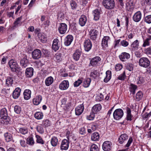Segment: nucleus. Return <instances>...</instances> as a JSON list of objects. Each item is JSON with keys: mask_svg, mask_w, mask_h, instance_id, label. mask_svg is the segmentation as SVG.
I'll return each mask as SVG.
<instances>
[{"mask_svg": "<svg viewBox=\"0 0 151 151\" xmlns=\"http://www.w3.org/2000/svg\"><path fill=\"white\" fill-rule=\"evenodd\" d=\"M0 117L2 123L6 125L9 123L10 121V118L8 116L7 110L5 108H3L0 110Z\"/></svg>", "mask_w": 151, "mask_h": 151, "instance_id": "f257e3e1", "label": "nucleus"}, {"mask_svg": "<svg viewBox=\"0 0 151 151\" xmlns=\"http://www.w3.org/2000/svg\"><path fill=\"white\" fill-rule=\"evenodd\" d=\"M102 4L104 6L108 9H112L115 7L114 0H103Z\"/></svg>", "mask_w": 151, "mask_h": 151, "instance_id": "f03ea898", "label": "nucleus"}, {"mask_svg": "<svg viewBox=\"0 0 151 151\" xmlns=\"http://www.w3.org/2000/svg\"><path fill=\"white\" fill-rule=\"evenodd\" d=\"M9 65L12 72L18 73L20 71V67H19L17 62L14 60H10L9 62Z\"/></svg>", "mask_w": 151, "mask_h": 151, "instance_id": "7ed1b4c3", "label": "nucleus"}, {"mask_svg": "<svg viewBox=\"0 0 151 151\" xmlns=\"http://www.w3.org/2000/svg\"><path fill=\"white\" fill-rule=\"evenodd\" d=\"M101 60V58L99 56H96L90 59L88 66L96 67L99 65Z\"/></svg>", "mask_w": 151, "mask_h": 151, "instance_id": "20e7f679", "label": "nucleus"}, {"mask_svg": "<svg viewBox=\"0 0 151 151\" xmlns=\"http://www.w3.org/2000/svg\"><path fill=\"white\" fill-rule=\"evenodd\" d=\"M150 64V62L147 58L142 57L139 60V64L141 67L145 68L148 67Z\"/></svg>", "mask_w": 151, "mask_h": 151, "instance_id": "39448f33", "label": "nucleus"}, {"mask_svg": "<svg viewBox=\"0 0 151 151\" xmlns=\"http://www.w3.org/2000/svg\"><path fill=\"white\" fill-rule=\"evenodd\" d=\"M123 115V111L121 109H116L113 114L114 118L116 120H119L120 119Z\"/></svg>", "mask_w": 151, "mask_h": 151, "instance_id": "423d86ee", "label": "nucleus"}, {"mask_svg": "<svg viewBox=\"0 0 151 151\" xmlns=\"http://www.w3.org/2000/svg\"><path fill=\"white\" fill-rule=\"evenodd\" d=\"M83 46L85 51L88 52L91 48L92 42L89 39H86L83 43Z\"/></svg>", "mask_w": 151, "mask_h": 151, "instance_id": "0eeeda50", "label": "nucleus"}, {"mask_svg": "<svg viewBox=\"0 0 151 151\" xmlns=\"http://www.w3.org/2000/svg\"><path fill=\"white\" fill-rule=\"evenodd\" d=\"M29 64L28 59H27V56L26 55H24V57L20 60V64L22 68H25L27 67Z\"/></svg>", "mask_w": 151, "mask_h": 151, "instance_id": "6e6552de", "label": "nucleus"}, {"mask_svg": "<svg viewBox=\"0 0 151 151\" xmlns=\"http://www.w3.org/2000/svg\"><path fill=\"white\" fill-rule=\"evenodd\" d=\"M73 40V36L71 35H68L64 39V45L67 46H69Z\"/></svg>", "mask_w": 151, "mask_h": 151, "instance_id": "1a4fd4ad", "label": "nucleus"}, {"mask_svg": "<svg viewBox=\"0 0 151 151\" xmlns=\"http://www.w3.org/2000/svg\"><path fill=\"white\" fill-rule=\"evenodd\" d=\"M142 37L143 42L142 47H145L146 46H150V41L151 40V36H148L146 37V36H142Z\"/></svg>", "mask_w": 151, "mask_h": 151, "instance_id": "9d476101", "label": "nucleus"}, {"mask_svg": "<svg viewBox=\"0 0 151 151\" xmlns=\"http://www.w3.org/2000/svg\"><path fill=\"white\" fill-rule=\"evenodd\" d=\"M32 58L35 60H37L41 57L42 54L40 50L36 49L32 52Z\"/></svg>", "mask_w": 151, "mask_h": 151, "instance_id": "9b49d317", "label": "nucleus"}, {"mask_svg": "<svg viewBox=\"0 0 151 151\" xmlns=\"http://www.w3.org/2000/svg\"><path fill=\"white\" fill-rule=\"evenodd\" d=\"M130 55L126 52H122L119 56L120 60L122 62L127 61L130 58Z\"/></svg>", "mask_w": 151, "mask_h": 151, "instance_id": "f8f14e48", "label": "nucleus"}, {"mask_svg": "<svg viewBox=\"0 0 151 151\" xmlns=\"http://www.w3.org/2000/svg\"><path fill=\"white\" fill-rule=\"evenodd\" d=\"M67 29V26L66 24L64 23H61L59 26L58 29L59 33L61 34L65 33Z\"/></svg>", "mask_w": 151, "mask_h": 151, "instance_id": "ddd939ff", "label": "nucleus"}, {"mask_svg": "<svg viewBox=\"0 0 151 151\" xmlns=\"http://www.w3.org/2000/svg\"><path fill=\"white\" fill-rule=\"evenodd\" d=\"M142 18V13L140 11L136 12L132 17L133 20L135 22L140 21Z\"/></svg>", "mask_w": 151, "mask_h": 151, "instance_id": "4468645a", "label": "nucleus"}, {"mask_svg": "<svg viewBox=\"0 0 151 151\" xmlns=\"http://www.w3.org/2000/svg\"><path fill=\"white\" fill-rule=\"evenodd\" d=\"M69 142L66 139H63L60 145V149L62 150H66L69 147Z\"/></svg>", "mask_w": 151, "mask_h": 151, "instance_id": "2eb2a0df", "label": "nucleus"}, {"mask_svg": "<svg viewBox=\"0 0 151 151\" xmlns=\"http://www.w3.org/2000/svg\"><path fill=\"white\" fill-rule=\"evenodd\" d=\"M111 143L110 141H105L103 144L102 148L105 151H109L111 149Z\"/></svg>", "mask_w": 151, "mask_h": 151, "instance_id": "dca6fc26", "label": "nucleus"}, {"mask_svg": "<svg viewBox=\"0 0 151 151\" xmlns=\"http://www.w3.org/2000/svg\"><path fill=\"white\" fill-rule=\"evenodd\" d=\"M98 33V31L96 29H91L89 32L90 39L93 40H95L97 37Z\"/></svg>", "mask_w": 151, "mask_h": 151, "instance_id": "f3484780", "label": "nucleus"}, {"mask_svg": "<svg viewBox=\"0 0 151 151\" xmlns=\"http://www.w3.org/2000/svg\"><path fill=\"white\" fill-rule=\"evenodd\" d=\"M69 86V83L68 81L64 80L60 84L59 87L61 90H65L67 89Z\"/></svg>", "mask_w": 151, "mask_h": 151, "instance_id": "a211bd4d", "label": "nucleus"}, {"mask_svg": "<svg viewBox=\"0 0 151 151\" xmlns=\"http://www.w3.org/2000/svg\"><path fill=\"white\" fill-rule=\"evenodd\" d=\"M34 69L32 67L27 68L25 70V75L27 78H31L33 75Z\"/></svg>", "mask_w": 151, "mask_h": 151, "instance_id": "6ab92c4d", "label": "nucleus"}, {"mask_svg": "<svg viewBox=\"0 0 151 151\" xmlns=\"http://www.w3.org/2000/svg\"><path fill=\"white\" fill-rule=\"evenodd\" d=\"M84 109V106L83 104H81L77 106L75 109V113L77 115L81 114Z\"/></svg>", "mask_w": 151, "mask_h": 151, "instance_id": "aec40b11", "label": "nucleus"}, {"mask_svg": "<svg viewBox=\"0 0 151 151\" xmlns=\"http://www.w3.org/2000/svg\"><path fill=\"white\" fill-rule=\"evenodd\" d=\"M101 11L100 9H96L93 11L94 20L97 21L99 19Z\"/></svg>", "mask_w": 151, "mask_h": 151, "instance_id": "412c9836", "label": "nucleus"}, {"mask_svg": "<svg viewBox=\"0 0 151 151\" xmlns=\"http://www.w3.org/2000/svg\"><path fill=\"white\" fill-rule=\"evenodd\" d=\"M87 21L86 17L84 15H81L80 17L79 21V24L82 27L85 25Z\"/></svg>", "mask_w": 151, "mask_h": 151, "instance_id": "4be33fe9", "label": "nucleus"}, {"mask_svg": "<svg viewBox=\"0 0 151 151\" xmlns=\"http://www.w3.org/2000/svg\"><path fill=\"white\" fill-rule=\"evenodd\" d=\"M110 37L108 36H104L102 40L101 45L103 48L108 47V42L110 40Z\"/></svg>", "mask_w": 151, "mask_h": 151, "instance_id": "5701e85b", "label": "nucleus"}, {"mask_svg": "<svg viewBox=\"0 0 151 151\" xmlns=\"http://www.w3.org/2000/svg\"><path fill=\"white\" fill-rule=\"evenodd\" d=\"M4 136L6 142H9L13 140V137L12 134L9 132H6L4 134Z\"/></svg>", "mask_w": 151, "mask_h": 151, "instance_id": "b1692460", "label": "nucleus"}, {"mask_svg": "<svg viewBox=\"0 0 151 151\" xmlns=\"http://www.w3.org/2000/svg\"><path fill=\"white\" fill-rule=\"evenodd\" d=\"M81 53V50H76L73 55V58L76 61L79 60Z\"/></svg>", "mask_w": 151, "mask_h": 151, "instance_id": "393cba45", "label": "nucleus"}, {"mask_svg": "<svg viewBox=\"0 0 151 151\" xmlns=\"http://www.w3.org/2000/svg\"><path fill=\"white\" fill-rule=\"evenodd\" d=\"M59 41L57 39H55L54 40L52 45V48L55 51L58 50L60 47L59 45L58 44Z\"/></svg>", "mask_w": 151, "mask_h": 151, "instance_id": "a878e982", "label": "nucleus"}, {"mask_svg": "<svg viewBox=\"0 0 151 151\" xmlns=\"http://www.w3.org/2000/svg\"><path fill=\"white\" fill-rule=\"evenodd\" d=\"M21 91V89L19 87L17 88L14 91L12 96L14 98L17 99L19 96Z\"/></svg>", "mask_w": 151, "mask_h": 151, "instance_id": "bb28decb", "label": "nucleus"}, {"mask_svg": "<svg viewBox=\"0 0 151 151\" xmlns=\"http://www.w3.org/2000/svg\"><path fill=\"white\" fill-rule=\"evenodd\" d=\"M42 100V97L39 95L36 96L32 100L33 104L35 105H39Z\"/></svg>", "mask_w": 151, "mask_h": 151, "instance_id": "cd10ccee", "label": "nucleus"}, {"mask_svg": "<svg viewBox=\"0 0 151 151\" xmlns=\"http://www.w3.org/2000/svg\"><path fill=\"white\" fill-rule=\"evenodd\" d=\"M128 138V136L126 134H122L120 136L118 139L119 142L122 144L124 143L125 141L127 140Z\"/></svg>", "mask_w": 151, "mask_h": 151, "instance_id": "c85d7f7f", "label": "nucleus"}, {"mask_svg": "<svg viewBox=\"0 0 151 151\" xmlns=\"http://www.w3.org/2000/svg\"><path fill=\"white\" fill-rule=\"evenodd\" d=\"M127 115L126 119L127 121H131L133 118V116L131 113V110L130 108L127 107L126 108Z\"/></svg>", "mask_w": 151, "mask_h": 151, "instance_id": "c756f323", "label": "nucleus"}, {"mask_svg": "<svg viewBox=\"0 0 151 151\" xmlns=\"http://www.w3.org/2000/svg\"><path fill=\"white\" fill-rule=\"evenodd\" d=\"M101 105L100 104H98L95 105L92 108V113L94 114H96L101 109Z\"/></svg>", "mask_w": 151, "mask_h": 151, "instance_id": "7c9ffc66", "label": "nucleus"}, {"mask_svg": "<svg viewBox=\"0 0 151 151\" xmlns=\"http://www.w3.org/2000/svg\"><path fill=\"white\" fill-rule=\"evenodd\" d=\"M139 46V41L137 40L134 41L131 45V47L133 51L137 50Z\"/></svg>", "mask_w": 151, "mask_h": 151, "instance_id": "2f4dec72", "label": "nucleus"}, {"mask_svg": "<svg viewBox=\"0 0 151 151\" xmlns=\"http://www.w3.org/2000/svg\"><path fill=\"white\" fill-rule=\"evenodd\" d=\"M31 92L30 90L26 89L24 92V98L25 100H28L31 97Z\"/></svg>", "mask_w": 151, "mask_h": 151, "instance_id": "473e14b6", "label": "nucleus"}, {"mask_svg": "<svg viewBox=\"0 0 151 151\" xmlns=\"http://www.w3.org/2000/svg\"><path fill=\"white\" fill-rule=\"evenodd\" d=\"M100 137V135L97 132H94L92 134L91 136V140L94 141H98Z\"/></svg>", "mask_w": 151, "mask_h": 151, "instance_id": "72a5a7b5", "label": "nucleus"}, {"mask_svg": "<svg viewBox=\"0 0 151 151\" xmlns=\"http://www.w3.org/2000/svg\"><path fill=\"white\" fill-rule=\"evenodd\" d=\"M54 79L51 76L48 77L45 80V85L47 86H50L52 83Z\"/></svg>", "mask_w": 151, "mask_h": 151, "instance_id": "f704fd0d", "label": "nucleus"}, {"mask_svg": "<svg viewBox=\"0 0 151 151\" xmlns=\"http://www.w3.org/2000/svg\"><path fill=\"white\" fill-rule=\"evenodd\" d=\"M106 76L104 79V82L107 83L109 81L111 78V71L108 70L107 71L106 73Z\"/></svg>", "mask_w": 151, "mask_h": 151, "instance_id": "c9c22d12", "label": "nucleus"}, {"mask_svg": "<svg viewBox=\"0 0 151 151\" xmlns=\"http://www.w3.org/2000/svg\"><path fill=\"white\" fill-rule=\"evenodd\" d=\"M37 36L38 38L42 42L44 43L46 41L47 37L44 33H39Z\"/></svg>", "mask_w": 151, "mask_h": 151, "instance_id": "e433bc0d", "label": "nucleus"}, {"mask_svg": "<svg viewBox=\"0 0 151 151\" xmlns=\"http://www.w3.org/2000/svg\"><path fill=\"white\" fill-rule=\"evenodd\" d=\"M35 118L37 120H40L43 118V113L41 111L36 112L34 115Z\"/></svg>", "mask_w": 151, "mask_h": 151, "instance_id": "4c0bfd02", "label": "nucleus"}, {"mask_svg": "<svg viewBox=\"0 0 151 151\" xmlns=\"http://www.w3.org/2000/svg\"><path fill=\"white\" fill-rule=\"evenodd\" d=\"M91 81V79L89 78L85 79L83 82V86L85 88L88 87Z\"/></svg>", "mask_w": 151, "mask_h": 151, "instance_id": "58836bf2", "label": "nucleus"}, {"mask_svg": "<svg viewBox=\"0 0 151 151\" xmlns=\"http://www.w3.org/2000/svg\"><path fill=\"white\" fill-rule=\"evenodd\" d=\"M50 142L51 145L52 146H56L58 143L57 138L55 137H52L50 141Z\"/></svg>", "mask_w": 151, "mask_h": 151, "instance_id": "ea45409f", "label": "nucleus"}, {"mask_svg": "<svg viewBox=\"0 0 151 151\" xmlns=\"http://www.w3.org/2000/svg\"><path fill=\"white\" fill-rule=\"evenodd\" d=\"M58 19L59 20L63 21L66 19V15L63 12H60L58 15Z\"/></svg>", "mask_w": 151, "mask_h": 151, "instance_id": "a19ab883", "label": "nucleus"}, {"mask_svg": "<svg viewBox=\"0 0 151 151\" xmlns=\"http://www.w3.org/2000/svg\"><path fill=\"white\" fill-rule=\"evenodd\" d=\"M28 132V129L27 127H20L19 129V133L22 134H25Z\"/></svg>", "mask_w": 151, "mask_h": 151, "instance_id": "79ce46f5", "label": "nucleus"}, {"mask_svg": "<svg viewBox=\"0 0 151 151\" xmlns=\"http://www.w3.org/2000/svg\"><path fill=\"white\" fill-rule=\"evenodd\" d=\"M137 88V86L133 84H131L129 87V91L132 94L134 95L135 93V90Z\"/></svg>", "mask_w": 151, "mask_h": 151, "instance_id": "37998d69", "label": "nucleus"}, {"mask_svg": "<svg viewBox=\"0 0 151 151\" xmlns=\"http://www.w3.org/2000/svg\"><path fill=\"white\" fill-rule=\"evenodd\" d=\"M126 9L128 11L132 12L133 11L134 7L132 3H127L126 4Z\"/></svg>", "mask_w": 151, "mask_h": 151, "instance_id": "c03bdc74", "label": "nucleus"}, {"mask_svg": "<svg viewBox=\"0 0 151 151\" xmlns=\"http://www.w3.org/2000/svg\"><path fill=\"white\" fill-rule=\"evenodd\" d=\"M51 125V122L48 119H45L42 121V125L45 127H47Z\"/></svg>", "mask_w": 151, "mask_h": 151, "instance_id": "a18cd8bd", "label": "nucleus"}, {"mask_svg": "<svg viewBox=\"0 0 151 151\" xmlns=\"http://www.w3.org/2000/svg\"><path fill=\"white\" fill-rule=\"evenodd\" d=\"M35 137L36 138V141L37 143L41 145H43L44 144V142L42 138L40 136L36 135L35 136Z\"/></svg>", "mask_w": 151, "mask_h": 151, "instance_id": "49530a36", "label": "nucleus"}, {"mask_svg": "<svg viewBox=\"0 0 151 151\" xmlns=\"http://www.w3.org/2000/svg\"><path fill=\"white\" fill-rule=\"evenodd\" d=\"M143 96V94L141 91H139L137 92L136 95V101H139L141 99Z\"/></svg>", "mask_w": 151, "mask_h": 151, "instance_id": "de8ad7c7", "label": "nucleus"}, {"mask_svg": "<svg viewBox=\"0 0 151 151\" xmlns=\"http://www.w3.org/2000/svg\"><path fill=\"white\" fill-rule=\"evenodd\" d=\"M27 143L30 145H32L35 143V141L32 137H29L27 139Z\"/></svg>", "mask_w": 151, "mask_h": 151, "instance_id": "09e8293b", "label": "nucleus"}, {"mask_svg": "<svg viewBox=\"0 0 151 151\" xmlns=\"http://www.w3.org/2000/svg\"><path fill=\"white\" fill-rule=\"evenodd\" d=\"M13 80L12 78L8 77L6 80V84L8 86H11L13 83Z\"/></svg>", "mask_w": 151, "mask_h": 151, "instance_id": "8fccbe9b", "label": "nucleus"}, {"mask_svg": "<svg viewBox=\"0 0 151 151\" xmlns=\"http://www.w3.org/2000/svg\"><path fill=\"white\" fill-rule=\"evenodd\" d=\"M90 150V151H99V149L97 145L94 144L91 146Z\"/></svg>", "mask_w": 151, "mask_h": 151, "instance_id": "3c124183", "label": "nucleus"}, {"mask_svg": "<svg viewBox=\"0 0 151 151\" xmlns=\"http://www.w3.org/2000/svg\"><path fill=\"white\" fill-rule=\"evenodd\" d=\"M126 68L129 71H132L134 68V65L131 63H128L126 65Z\"/></svg>", "mask_w": 151, "mask_h": 151, "instance_id": "603ef678", "label": "nucleus"}, {"mask_svg": "<svg viewBox=\"0 0 151 151\" xmlns=\"http://www.w3.org/2000/svg\"><path fill=\"white\" fill-rule=\"evenodd\" d=\"M83 80L81 79H79L77 81H75L74 83V86L75 87L79 86L82 82Z\"/></svg>", "mask_w": 151, "mask_h": 151, "instance_id": "864d4df0", "label": "nucleus"}, {"mask_svg": "<svg viewBox=\"0 0 151 151\" xmlns=\"http://www.w3.org/2000/svg\"><path fill=\"white\" fill-rule=\"evenodd\" d=\"M144 20L147 23H151V15H147L145 17Z\"/></svg>", "mask_w": 151, "mask_h": 151, "instance_id": "5fc2aeb1", "label": "nucleus"}, {"mask_svg": "<svg viewBox=\"0 0 151 151\" xmlns=\"http://www.w3.org/2000/svg\"><path fill=\"white\" fill-rule=\"evenodd\" d=\"M55 58L57 62H59L62 60V55L60 53H58L56 54Z\"/></svg>", "mask_w": 151, "mask_h": 151, "instance_id": "6e6d98bb", "label": "nucleus"}, {"mask_svg": "<svg viewBox=\"0 0 151 151\" xmlns=\"http://www.w3.org/2000/svg\"><path fill=\"white\" fill-rule=\"evenodd\" d=\"M138 81L137 82V84H140L143 83L145 82V80L144 78L140 76L138 77Z\"/></svg>", "mask_w": 151, "mask_h": 151, "instance_id": "4d7b16f0", "label": "nucleus"}, {"mask_svg": "<svg viewBox=\"0 0 151 151\" xmlns=\"http://www.w3.org/2000/svg\"><path fill=\"white\" fill-rule=\"evenodd\" d=\"M126 77L125 72V71H124L123 73L119 75L118 77L119 80L123 81L124 80Z\"/></svg>", "mask_w": 151, "mask_h": 151, "instance_id": "13d9d810", "label": "nucleus"}, {"mask_svg": "<svg viewBox=\"0 0 151 151\" xmlns=\"http://www.w3.org/2000/svg\"><path fill=\"white\" fill-rule=\"evenodd\" d=\"M14 111L17 114L20 113L21 111L20 107L18 105H16L14 107Z\"/></svg>", "mask_w": 151, "mask_h": 151, "instance_id": "bf43d9fd", "label": "nucleus"}, {"mask_svg": "<svg viewBox=\"0 0 151 151\" xmlns=\"http://www.w3.org/2000/svg\"><path fill=\"white\" fill-rule=\"evenodd\" d=\"M151 112H150L149 113L145 112L143 115L142 117L144 119L147 120L148 119V118L151 116Z\"/></svg>", "mask_w": 151, "mask_h": 151, "instance_id": "052dcab7", "label": "nucleus"}, {"mask_svg": "<svg viewBox=\"0 0 151 151\" xmlns=\"http://www.w3.org/2000/svg\"><path fill=\"white\" fill-rule=\"evenodd\" d=\"M37 132L40 134H42L44 132V129L41 126H37Z\"/></svg>", "mask_w": 151, "mask_h": 151, "instance_id": "680f3d73", "label": "nucleus"}, {"mask_svg": "<svg viewBox=\"0 0 151 151\" xmlns=\"http://www.w3.org/2000/svg\"><path fill=\"white\" fill-rule=\"evenodd\" d=\"M98 73L97 70H94L90 74V76L95 78L98 76Z\"/></svg>", "mask_w": 151, "mask_h": 151, "instance_id": "e2e57ef3", "label": "nucleus"}, {"mask_svg": "<svg viewBox=\"0 0 151 151\" xmlns=\"http://www.w3.org/2000/svg\"><path fill=\"white\" fill-rule=\"evenodd\" d=\"M70 5L72 9H75L77 7V4L75 1L73 0L70 1Z\"/></svg>", "mask_w": 151, "mask_h": 151, "instance_id": "0e129e2a", "label": "nucleus"}, {"mask_svg": "<svg viewBox=\"0 0 151 151\" xmlns=\"http://www.w3.org/2000/svg\"><path fill=\"white\" fill-rule=\"evenodd\" d=\"M145 53L147 55H151V46L144 49Z\"/></svg>", "mask_w": 151, "mask_h": 151, "instance_id": "69168bd1", "label": "nucleus"}, {"mask_svg": "<svg viewBox=\"0 0 151 151\" xmlns=\"http://www.w3.org/2000/svg\"><path fill=\"white\" fill-rule=\"evenodd\" d=\"M95 114L92 113H91V114L88 116H87L86 117L87 119L88 120H93L94 118V114Z\"/></svg>", "mask_w": 151, "mask_h": 151, "instance_id": "338daca9", "label": "nucleus"}, {"mask_svg": "<svg viewBox=\"0 0 151 151\" xmlns=\"http://www.w3.org/2000/svg\"><path fill=\"white\" fill-rule=\"evenodd\" d=\"M122 68V65L120 64H117L115 66V68L116 71H118L120 70Z\"/></svg>", "mask_w": 151, "mask_h": 151, "instance_id": "774afa93", "label": "nucleus"}]
</instances>
